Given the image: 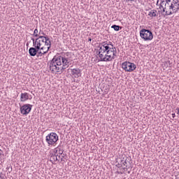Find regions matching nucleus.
<instances>
[{"mask_svg":"<svg viewBox=\"0 0 179 179\" xmlns=\"http://www.w3.org/2000/svg\"><path fill=\"white\" fill-rule=\"evenodd\" d=\"M99 57L101 62H110L115 59L117 57V48L114 47L113 42L107 41L99 43Z\"/></svg>","mask_w":179,"mask_h":179,"instance_id":"1","label":"nucleus"},{"mask_svg":"<svg viewBox=\"0 0 179 179\" xmlns=\"http://www.w3.org/2000/svg\"><path fill=\"white\" fill-rule=\"evenodd\" d=\"M70 62L71 59L68 57V55H59L55 56L48 65L52 73H62L66 68H69Z\"/></svg>","mask_w":179,"mask_h":179,"instance_id":"2","label":"nucleus"},{"mask_svg":"<svg viewBox=\"0 0 179 179\" xmlns=\"http://www.w3.org/2000/svg\"><path fill=\"white\" fill-rule=\"evenodd\" d=\"M31 41H33V47L29 49V54L30 57H36L37 52L40 50H45V46H44V41L43 37H40L38 39H34V38H31Z\"/></svg>","mask_w":179,"mask_h":179,"instance_id":"3","label":"nucleus"},{"mask_svg":"<svg viewBox=\"0 0 179 179\" xmlns=\"http://www.w3.org/2000/svg\"><path fill=\"white\" fill-rule=\"evenodd\" d=\"M140 36L144 41H151V40H153V33L149 29H141L140 31Z\"/></svg>","mask_w":179,"mask_h":179,"instance_id":"4","label":"nucleus"},{"mask_svg":"<svg viewBox=\"0 0 179 179\" xmlns=\"http://www.w3.org/2000/svg\"><path fill=\"white\" fill-rule=\"evenodd\" d=\"M47 143L49 145H55L58 142V134L55 132L49 134L45 138Z\"/></svg>","mask_w":179,"mask_h":179,"instance_id":"5","label":"nucleus"},{"mask_svg":"<svg viewBox=\"0 0 179 179\" xmlns=\"http://www.w3.org/2000/svg\"><path fill=\"white\" fill-rule=\"evenodd\" d=\"M122 68L125 72H134L136 69V65L129 62H124L122 64Z\"/></svg>","mask_w":179,"mask_h":179,"instance_id":"6","label":"nucleus"},{"mask_svg":"<svg viewBox=\"0 0 179 179\" xmlns=\"http://www.w3.org/2000/svg\"><path fill=\"white\" fill-rule=\"evenodd\" d=\"M167 5L169 6V9H172L173 12H178L179 10V1L178 0H165Z\"/></svg>","mask_w":179,"mask_h":179,"instance_id":"7","label":"nucleus"},{"mask_svg":"<svg viewBox=\"0 0 179 179\" xmlns=\"http://www.w3.org/2000/svg\"><path fill=\"white\" fill-rule=\"evenodd\" d=\"M44 47H45V51H42L41 50H39L37 52L38 57H43V55L47 54L48 51L50 50V48H51V41H44Z\"/></svg>","mask_w":179,"mask_h":179,"instance_id":"8","label":"nucleus"},{"mask_svg":"<svg viewBox=\"0 0 179 179\" xmlns=\"http://www.w3.org/2000/svg\"><path fill=\"white\" fill-rule=\"evenodd\" d=\"M31 108H33V105L27 103L20 106V110L22 115H27V114H29L30 111H31Z\"/></svg>","mask_w":179,"mask_h":179,"instance_id":"9","label":"nucleus"},{"mask_svg":"<svg viewBox=\"0 0 179 179\" xmlns=\"http://www.w3.org/2000/svg\"><path fill=\"white\" fill-rule=\"evenodd\" d=\"M40 34H41V31H40L38 34V29H35L34 31L33 36L34 37H36V38H34V40H38V38H40V37H43L42 40L43 41V43L45 41H48L50 40V38L48 37V36H40Z\"/></svg>","mask_w":179,"mask_h":179,"instance_id":"10","label":"nucleus"},{"mask_svg":"<svg viewBox=\"0 0 179 179\" xmlns=\"http://www.w3.org/2000/svg\"><path fill=\"white\" fill-rule=\"evenodd\" d=\"M71 73L73 78H80L82 76V71L80 69H71Z\"/></svg>","mask_w":179,"mask_h":179,"instance_id":"11","label":"nucleus"},{"mask_svg":"<svg viewBox=\"0 0 179 179\" xmlns=\"http://www.w3.org/2000/svg\"><path fill=\"white\" fill-rule=\"evenodd\" d=\"M122 165H123V170H124V171H127L128 170V164H131V162H129V158L123 157L122 159Z\"/></svg>","mask_w":179,"mask_h":179,"instance_id":"12","label":"nucleus"},{"mask_svg":"<svg viewBox=\"0 0 179 179\" xmlns=\"http://www.w3.org/2000/svg\"><path fill=\"white\" fill-rule=\"evenodd\" d=\"M57 156L58 155H57L55 154L50 153V162H51V163H52V164H54V163H55V162H57L58 160Z\"/></svg>","mask_w":179,"mask_h":179,"instance_id":"13","label":"nucleus"},{"mask_svg":"<svg viewBox=\"0 0 179 179\" xmlns=\"http://www.w3.org/2000/svg\"><path fill=\"white\" fill-rule=\"evenodd\" d=\"M29 99V93L24 92L21 94L20 100L22 102L27 101Z\"/></svg>","mask_w":179,"mask_h":179,"instance_id":"14","label":"nucleus"},{"mask_svg":"<svg viewBox=\"0 0 179 179\" xmlns=\"http://www.w3.org/2000/svg\"><path fill=\"white\" fill-rule=\"evenodd\" d=\"M148 16H150V17H157V10H151L149 13Z\"/></svg>","mask_w":179,"mask_h":179,"instance_id":"15","label":"nucleus"},{"mask_svg":"<svg viewBox=\"0 0 179 179\" xmlns=\"http://www.w3.org/2000/svg\"><path fill=\"white\" fill-rule=\"evenodd\" d=\"M111 29H113L115 30V31H120V30H121V29H122V27H121L119 25L117 24H113L111 26Z\"/></svg>","mask_w":179,"mask_h":179,"instance_id":"16","label":"nucleus"},{"mask_svg":"<svg viewBox=\"0 0 179 179\" xmlns=\"http://www.w3.org/2000/svg\"><path fill=\"white\" fill-rule=\"evenodd\" d=\"M159 4V0L157 1V5ZM166 6V0H161L159 9H162V8H164Z\"/></svg>","mask_w":179,"mask_h":179,"instance_id":"17","label":"nucleus"},{"mask_svg":"<svg viewBox=\"0 0 179 179\" xmlns=\"http://www.w3.org/2000/svg\"><path fill=\"white\" fill-rule=\"evenodd\" d=\"M162 8H163L162 12H165V16H169L170 15H173V12H171V11L169 12V11L166 10V9H167V8H166V7H162Z\"/></svg>","mask_w":179,"mask_h":179,"instance_id":"18","label":"nucleus"},{"mask_svg":"<svg viewBox=\"0 0 179 179\" xmlns=\"http://www.w3.org/2000/svg\"><path fill=\"white\" fill-rule=\"evenodd\" d=\"M57 150H58V153L59 155H63L64 153V150L61 148V146H58L57 147Z\"/></svg>","mask_w":179,"mask_h":179,"instance_id":"19","label":"nucleus"},{"mask_svg":"<svg viewBox=\"0 0 179 179\" xmlns=\"http://www.w3.org/2000/svg\"><path fill=\"white\" fill-rule=\"evenodd\" d=\"M116 167H117V169H121V167H122V164H120V163L116 164Z\"/></svg>","mask_w":179,"mask_h":179,"instance_id":"20","label":"nucleus"},{"mask_svg":"<svg viewBox=\"0 0 179 179\" xmlns=\"http://www.w3.org/2000/svg\"><path fill=\"white\" fill-rule=\"evenodd\" d=\"M165 3H166V6L164 8H166V9L167 8H169V9H170L171 4H167L166 2Z\"/></svg>","mask_w":179,"mask_h":179,"instance_id":"21","label":"nucleus"},{"mask_svg":"<svg viewBox=\"0 0 179 179\" xmlns=\"http://www.w3.org/2000/svg\"><path fill=\"white\" fill-rule=\"evenodd\" d=\"M57 152H58V148H56L54 150V153H55V155H57Z\"/></svg>","mask_w":179,"mask_h":179,"instance_id":"22","label":"nucleus"},{"mask_svg":"<svg viewBox=\"0 0 179 179\" xmlns=\"http://www.w3.org/2000/svg\"><path fill=\"white\" fill-rule=\"evenodd\" d=\"M122 163H123V162H122V158H121V160H120V164L122 165V169H124V165L122 164Z\"/></svg>","mask_w":179,"mask_h":179,"instance_id":"23","label":"nucleus"},{"mask_svg":"<svg viewBox=\"0 0 179 179\" xmlns=\"http://www.w3.org/2000/svg\"><path fill=\"white\" fill-rule=\"evenodd\" d=\"M172 117H173V118H175V117H176V113H173V114H172Z\"/></svg>","mask_w":179,"mask_h":179,"instance_id":"24","label":"nucleus"},{"mask_svg":"<svg viewBox=\"0 0 179 179\" xmlns=\"http://www.w3.org/2000/svg\"><path fill=\"white\" fill-rule=\"evenodd\" d=\"M8 171H9V173H11V171H12V168H8Z\"/></svg>","mask_w":179,"mask_h":179,"instance_id":"25","label":"nucleus"},{"mask_svg":"<svg viewBox=\"0 0 179 179\" xmlns=\"http://www.w3.org/2000/svg\"><path fill=\"white\" fill-rule=\"evenodd\" d=\"M41 34H42L43 36H44L45 37L47 36V35H45V34H44V32H41Z\"/></svg>","mask_w":179,"mask_h":179,"instance_id":"26","label":"nucleus"},{"mask_svg":"<svg viewBox=\"0 0 179 179\" xmlns=\"http://www.w3.org/2000/svg\"><path fill=\"white\" fill-rule=\"evenodd\" d=\"M176 110H177V111H178V114L179 115V108H177Z\"/></svg>","mask_w":179,"mask_h":179,"instance_id":"27","label":"nucleus"},{"mask_svg":"<svg viewBox=\"0 0 179 179\" xmlns=\"http://www.w3.org/2000/svg\"><path fill=\"white\" fill-rule=\"evenodd\" d=\"M88 41H92V38H89Z\"/></svg>","mask_w":179,"mask_h":179,"instance_id":"28","label":"nucleus"},{"mask_svg":"<svg viewBox=\"0 0 179 179\" xmlns=\"http://www.w3.org/2000/svg\"><path fill=\"white\" fill-rule=\"evenodd\" d=\"M127 2H129V1H135V0H126Z\"/></svg>","mask_w":179,"mask_h":179,"instance_id":"29","label":"nucleus"},{"mask_svg":"<svg viewBox=\"0 0 179 179\" xmlns=\"http://www.w3.org/2000/svg\"><path fill=\"white\" fill-rule=\"evenodd\" d=\"M27 47H29V43H27Z\"/></svg>","mask_w":179,"mask_h":179,"instance_id":"30","label":"nucleus"},{"mask_svg":"<svg viewBox=\"0 0 179 179\" xmlns=\"http://www.w3.org/2000/svg\"><path fill=\"white\" fill-rule=\"evenodd\" d=\"M117 173H118V174H122V173H121V172H120H120H117Z\"/></svg>","mask_w":179,"mask_h":179,"instance_id":"31","label":"nucleus"},{"mask_svg":"<svg viewBox=\"0 0 179 179\" xmlns=\"http://www.w3.org/2000/svg\"><path fill=\"white\" fill-rule=\"evenodd\" d=\"M41 51H45V50H41Z\"/></svg>","mask_w":179,"mask_h":179,"instance_id":"32","label":"nucleus"},{"mask_svg":"<svg viewBox=\"0 0 179 179\" xmlns=\"http://www.w3.org/2000/svg\"><path fill=\"white\" fill-rule=\"evenodd\" d=\"M128 173H129H129H130V172H129V171H128Z\"/></svg>","mask_w":179,"mask_h":179,"instance_id":"33","label":"nucleus"},{"mask_svg":"<svg viewBox=\"0 0 179 179\" xmlns=\"http://www.w3.org/2000/svg\"><path fill=\"white\" fill-rule=\"evenodd\" d=\"M61 157L60 156H59V158Z\"/></svg>","mask_w":179,"mask_h":179,"instance_id":"34","label":"nucleus"},{"mask_svg":"<svg viewBox=\"0 0 179 179\" xmlns=\"http://www.w3.org/2000/svg\"><path fill=\"white\" fill-rule=\"evenodd\" d=\"M61 160H62V158L61 159Z\"/></svg>","mask_w":179,"mask_h":179,"instance_id":"35","label":"nucleus"}]
</instances>
